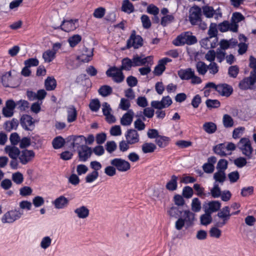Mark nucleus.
Returning a JSON list of instances; mask_svg holds the SVG:
<instances>
[{
	"instance_id": "f257e3e1",
	"label": "nucleus",
	"mask_w": 256,
	"mask_h": 256,
	"mask_svg": "<svg viewBox=\"0 0 256 256\" xmlns=\"http://www.w3.org/2000/svg\"><path fill=\"white\" fill-rule=\"evenodd\" d=\"M23 215V210L18 208L12 209L3 214L1 221L3 224H12L20 219Z\"/></svg>"
},
{
	"instance_id": "f03ea898",
	"label": "nucleus",
	"mask_w": 256,
	"mask_h": 256,
	"mask_svg": "<svg viewBox=\"0 0 256 256\" xmlns=\"http://www.w3.org/2000/svg\"><path fill=\"white\" fill-rule=\"evenodd\" d=\"M197 42L195 36L192 35L189 32H186L181 34L173 41V44L176 46H180L185 44H192Z\"/></svg>"
},
{
	"instance_id": "7ed1b4c3",
	"label": "nucleus",
	"mask_w": 256,
	"mask_h": 256,
	"mask_svg": "<svg viewBox=\"0 0 256 256\" xmlns=\"http://www.w3.org/2000/svg\"><path fill=\"white\" fill-rule=\"evenodd\" d=\"M108 77L111 78L114 82L116 83L122 82L124 79L122 70L115 66L110 68L106 72Z\"/></svg>"
},
{
	"instance_id": "20e7f679",
	"label": "nucleus",
	"mask_w": 256,
	"mask_h": 256,
	"mask_svg": "<svg viewBox=\"0 0 256 256\" xmlns=\"http://www.w3.org/2000/svg\"><path fill=\"white\" fill-rule=\"evenodd\" d=\"M238 146L243 154L246 156L248 158H251L252 148L248 138H242L238 142Z\"/></svg>"
},
{
	"instance_id": "39448f33",
	"label": "nucleus",
	"mask_w": 256,
	"mask_h": 256,
	"mask_svg": "<svg viewBox=\"0 0 256 256\" xmlns=\"http://www.w3.org/2000/svg\"><path fill=\"white\" fill-rule=\"evenodd\" d=\"M111 165L115 166L116 170L120 172H124L130 169V163L121 158H115L110 161Z\"/></svg>"
},
{
	"instance_id": "423d86ee",
	"label": "nucleus",
	"mask_w": 256,
	"mask_h": 256,
	"mask_svg": "<svg viewBox=\"0 0 256 256\" xmlns=\"http://www.w3.org/2000/svg\"><path fill=\"white\" fill-rule=\"evenodd\" d=\"M143 44V40L140 35L136 34L135 30H132L130 37L126 42V48H134L135 49L141 47Z\"/></svg>"
},
{
	"instance_id": "0eeeda50",
	"label": "nucleus",
	"mask_w": 256,
	"mask_h": 256,
	"mask_svg": "<svg viewBox=\"0 0 256 256\" xmlns=\"http://www.w3.org/2000/svg\"><path fill=\"white\" fill-rule=\"evenodd\" d=\"M202 12L208 18H214L215 20H218L222 17V10L220 7L214 10L211 6H206L202 7Z\"/></svg>"
},
{
	"instance_id": "6e6552de",
	"label": "nucleus",
	"mask_w": 256,
	"mask_h": 256,
	"mask_svg": "<svg viewBox=\"0 0 256 256\" xmlns=\"http://www.w3.org/2000/svg\"><path fill=\"white\" fill-rule=\"evenodd\" d=\"M132 60L134 67L142 66H152L153 64V57L152 56L144 57L136 54L134 56Z\"/></svg>"
},
{
	"instance_id": "1a4fd4ad",
	"label": "nucleus",
	"mask_w": 256,
	"mask_h": 256,
	"mask_svg": "<svg viewBox=\"0 0 256 256\" xmlns=\"http://www.w3.org/2000/svg\"><path fill=\"white\" fill-rule=\"evenodd\" d=\"M93 55V48H88L83 46L80 50L77 59L83 62H88L92 60Z\"/></svg>"
},
{
	"instance_id": "9d476101",
	"label": "nucleus",
	"mask_w": 256,
	"mask_h": 256,
	"mask_svg": "<svg viewBox=\"0 0 256 256\" xmlns=\"http://www.w3.org/2000/svg\"><path fill=\"white\" fill-rule=\"evenodd\" d=\"M217 215L222 220L217 222L216 226L218 227H222L226 224L231 216L230 208L228 206L224 207L218 212Z\"/></svg>"
},
{
	"instance_id": "9b49d317",
	"label": "nucleus",
	"mask_w": 256,
	"mask_h": 256,
	"mask_svg": "<svg viewBox=\"0 0 256 256\" xmlns=\"http://www.w3.org/2000/svg\"><path fill=\"white\" fill-rule=\"evenodd\" d=\"M202 11L198 6L192 7L190 11L189 20L192 25H197L201 21Z\"/></svg>"
},
{
	"instance_id": "f8f14e48",
	"label": "nucleus",
	"mask_w": 256,
	"mask_h": 256,
	"mask_svg": "<svg viewBox=\"0 0 256 256\" xmlns=\"http://www.w3.org/2000/svg\"><path fill=\"white\" fill-rule=\"evenodd\" d=\"M172 104V98L170 96H164L161 100H153L151 102V106L154 108L162 110L168 108Z\"/></svg>"
},
{
	"instance_id": "ddd939ff",
	"label": "nucleus",
	"mask_w": 256,
	"mask_h": 256,
	"mask_svg": "<svg viewBox=\"0 0 256 256\" xmlns=\"http://www.w3.org/2000/svg\"><path fill=\"white\" fill-rule=\"evenodd\" d=\"M20 124L26 130H32L34 128V121L31 116L24 114L21 117Z\"/></svg>"
},
{
	"instance_id": "4468645a",
	"label": "nucleus",
	"mask_w": 256,
	"mask_h": 256,
	"mask_svg": "<svg viewBox=\"0 0 256 256\" xmlns=\"http://www.w3.org/2000/svg\"><path fill=\"white\" fill-rule=\"evenodd\" d=\"M69 203L70 200L68 198L63 195L59 196L52 202V205L57 210H62L66 208Z\"/></svg>"
},
{
	"instance_id": "2eb2a0df",
	"label": "nucleus",
	"mask_w": 256,
	"mask_h": 256,
	"mask_svg": "<svg viewBox=\"0 0 256 256\" xmlns=\"http://www.w3.org/2000/svg\"><path fill=\"white\" fill-rule=\"evenodd\" d=\"M126 140L130 144H134L140 141V136L138 132L134 129L128 130L125 134Z\"/></svg>"
},
{
	"instance_id": "dca6fc26",
	"label": "nucleus",
	"mask_w": 256,
	"mask_h": 256,
	"mask_svg": "<svg viewBox=\"0 0 256 256\" xmlns=\"http://www.w3.org/2000/svg\"><path fill=\"white\" fill-rule=\"evenodd\" d=\"M172 60L168 58H164L160 60L158 64L155 66L153 73L156 76H160L166 70V65L170 62Z\"/></svg>"
},
{
	"instance_id": "f3484780",
	"label": "nucleus",
	"mask_w": 256,
	"mask_h": 256,
	"mask_svg": "<svg viewBox=\"0 0 256 256\" xmlns=\"http://www.w3.org/2000/svg\"><path fill=\"white\" fill-rule=\"evenodd\" d=\"M78 26V20H64L60 25L61 29L66 32L74 30Z\"/></svg>"
},
{
	"instance_id": "a211bd4d",
	"label": "nucleus",
	"mask_w": 256,
	"mask_h": 256,
	"mask_svg": "<svg viewBox=\"0 0 256 256\" xmlns=\"http://www.w3.org/2000/svg\"><path fill=\"white\" fill-rule=\"evenodd\" d=\"M218 37H208L202 39L200 42L201 46L205 49L215 48L218 44Z\"/></svg>"
},
{
	"instance_id": "6ab92c4d",
	"label": "nucleus",
	"mask_w": 256,
	"mask_h": 256,
	"mask_svg": "<svg viewBox=\"0 0 256 256\" xmlns=\"http://www.w3.org/2000/svg\"><path fill=\"white\" fill-rule=\"evenodd\" d=\"M102 111L104 115L106 116V121L109 123L115 122L116 118L112 114V110L110 105L106 102L102 104Z\"/></svg>"
},
{
	"instance_id": "aec40b11",
	"label": "nucleus",
	"mask_w": 256,
	"mask_h": 256,
	"mask_svg": "<svg viewBox=\"0 0 256 256\" xmlns=\"http://www.w3.org/2000/svg\"><path fill=\"white\" fill-rule=\"evenodd\" d=\"M16 104L12 100H8L6 102V106L2 108V114L4 116L10 118L13 116L14 111L16 108Z\"/></svg>"
},
{
	"instance_id": "412c9836",
	"label": "nucleus",
	"mask_w": 256,
	"mask_h": 256,
	"mask_svg": "<svg viewBox=\"0 0 256 256\" xmlns=\"http://www.w3.org/2000/svg\"><path fill=\"white\" fill-rule=\"evenodd\" d=\"M70 140L72 141V146L74 149L79 150L85 144L86 137L84 136H72L70 137Z\"/></svg>"
},
{
	"instance_id": "4be33fe9",
	"label": "nucleus",
	"mask_w": 256,
	"mask_h": 256,
	"mask_svg": "<svg viewBox=\"0 0 256 256\" xmlns=\"http://www.w3.org/2000/svg\"><path fill=\"white\" fill-rule=\"evenodd\" d=\"M34 156V153L32 150H25L20 152L19 160L22 164H26L30 161Z\"/></svg>"
},
{
	"instance_id": "5701e85b",
	"label": "nucleus",
	"mask_w": 256,
	"mask_h": 256,
	"mask_svg": "<svg viewBox=\"0 0 256 256\" xmlns=\"http://www.w3.org/2000/svg\"><path fill=\"white\" fill-rule=\"evenodd\" d=\"M74 212L80 219H86L90 215V210L87 206L82 205L76 208Z\"/></svg>"
},
{
	"instance_id": "b1692460",
	"label": "nucleus",
	"mask_w": 256,
	"mask_h": 256,
	"mask_svg": "<svg viewBox=\"0 0 256 256\" xmlns=\"http://www.w3.org/2000/svg\"><path fill=\"white\" fill-rule=\"evenodd\" d=\"M216 162V158L212 156L208 158L207 162L204 164L202 166L204 171L207 174H211L214 170V164Z\"/></svg>"
},
{
	"instance_id": "393cba45",
	"label": "nucleus",
	"mask_w": 256,
	"mask_h": 256,
	"mask_svg": "<svg viewBox=\"0 0 256 256\" xmlns=\"http://www.w3.org/2000/svg\"><path fill=\"white\" fill-rule=\"evenodd\" d=\"M78 151L80 160L82 162H86L92 154L91 148L86 146H83Z\"/></svg>"
},
{
	"instance_id": "a878e982",
	"label": "nucleus",
	"mask_w": 256,
	"mask_h": 256,
	"mask_svg": "<svg viewBox=\"0 0 256 256\" xmlns=\"http://www.w3.org/2000/svg\"><path fill=\"white\" fill-rule=\"evenodd\" d=\"M216 90L222 96H228L232 92V88L226 84H221L217 85Z\"/></svg>"
},
{
	"instance_id": "bb28decb",
	"label": "nucleus",
	"mask_w": 256,
	"mask_h": 256,
	"mask_svg": "<svg viewBox=\"0 0 256 256\" xmlns=\"http://www.w3.org/2000/svg\"><path fill=\"white\" fill-rule=\"evenodd\" d=\"M195 214L189 210H186L182 217L186 224V227L192 226L194 220Z\"/></svg>"
},
{
	"instance_id": "cd10ccee",
	"label": "nucleus",
	"mask_w": 256,
	"mask_h": 256,
	"mask_svg": "<svg viewBox=\"0 0 256 256\" xmlns=\"http://www.w3.org/2000/svg\"><path fill=\"white\" fill-rule=\"evenodd\" d=\"M134 112L132 110H128L120 119V124L124 126H130L133 120Z\"/></svg>"
},
{
	"instance_id": "c85d7f7f",
	"label": "nucleus",
	"mask_w": 256,
	"mask_h": 256,
	"mask_svg": "<svg viewBox=\"0 0 256 256\" xmlns=\"http://www.w3.org/2000/svg\"><path fill=\"white\" fill-rule=\"evenodd\" d=\"M221 206V203L219 201L214 200L208 203L207 206L204 207L205 212L212 213L218 210Z\"/></svg>"
},
{
	"instance_id": "c756f323",
	"label": "nucleus",
	"mask_w": 256,
	"mask_h": 256,
	"mask_svg": "<svg viewBox=\"0 0 256 256\" xmlns=\"http://www.w3.org/2000/svg\"><path fill=\"white\" fill-rule=\"evenodd\" d=\"M67 122L69 123L72 122L76 120L78 116V112L76 108L74 106H70L66 107Z\"/></svg>"
},
{
	"instance_id": "7c9ffc66",
	"label": "nucleus",
	"mask_w": 256,
	"mask_h": 256,
	"mask_svg": "<svg viewBox=\"0 0 256 256\" xmlns=\"http://www.w3.org/2000/svg\"><path fill=\"white\" fill-rule=\"evenodd\" d=\"M254 80L250 78H246L241 80L239 83V87L241 90H246L253 89L254 84Z\"/></svg>"
},
{
	"instance_id": "2f4dec72",
	"label": "nucleus",
	"mask_w": 256,
	"mask_h": 256,
	"mask_svg": "<svg viewBox=\"0 0 256 256\" xmlns=\"http://www.w3.org/2000/svg\"><path fill=\"white\" fill-rule=\"evenodd\" d=\"M194 71L190 68L182 69L178 72L179 77L182 80H190L194 76Z\"/></svg>"
},
{
	"instance_id": "473e14b6",
	"label": "nucleus",
	"mask_w": 256,
	"mask_h": 256,
	"mask_svg": "<svg viewBox=\"0 0 256 256\" xmlns=\"http://www.w3.org/2000/svg\"><path fill=\"white\" fill-rule=\"evenodd\" d=\"M4 150L11 158H17L20 154V150L15 146H6Z\"/></svg>"
},
{
	"instance_id": "72a5a7b5",
	"label": "nucleus",
	"mask_w": 256,
	"mask_h": 256,
	"mask_svg": "<svg viewBox=\"0 0 256 256\" xmlns=\"http://www.w3.org/2000/svg\"><path fill=\"white\" fill-rule=\"evenodd\" d=\"M213 150L216 154L220 156H222L230 154V152H226V144H220L216 145L214 147Z\"/></svg>"
},
{
	"instance_id": "f704fd0d",
	"label": "nucleus",
	"mask_w": 256,
	"mask_h": 256,
	"mask_svg": "<svg viewBox=\"0 0 256 256\" xmlns=\"http://www.w3.org/2000/svg\"><path fill=\"white\" fill-rule=\"evenodd\" d=\"M178 177L175 175H172L170 180L166 184V188L170 191L176 190L178 188Z\"/></svg>"
},
{
	"instance_id": "c9c22d12",
	"label": "nucleus",
	"mask_w": 256,
	"mask_h": 256,
	"mask_svg": "<svg viewBox=\"0 0 256 256\" xmlns=\"http://www.w3.org/2000/svg\"><path fill=\"white\" fill-rule=\"evenodd\" d=\"M213 178L214 180V183H216V184L219 183L222 185L226 178V172L222 171H217L214 174Z\"/></svg>"
},
{
	"instance_id": "e433bc0d",
	"label": "nucleus",
	"mask_w": 256,
	"mask_h": 256,
	"mask_svg": "<svg viewBox=\"0 0 256 256\" xmlns=\"http://www.w3.org/2000/svg\"><path fill=\"white\" fill-rule=\"evenodd\" d=\"M122 10L127 14H131L134 10L133 4L129 0H124L122 5Z\"/></svg>"
},
{
	"instance_id": "4c0bfd02",
	"label": "nucleus",
	"mask_w": 256,
	"mask_h": 256,
	"mask_svg": "<svg viewBox=\"0 0 256 256\" xmlns=\"http://www.w3.org/2000/svg\"><path fill=\"white\" fill-rule=\"evenodd\" d=\"M52 238L50 236H44L41 239L40 246L42 250L48 249L52 244Z\"/></svg>"
},
{
	"instance_id": "58836bf2",
	"label": "nucleus",
	"mask_w": 256,
	"mask_h": 256,
	"mask_svg": "<svg viewBox=\"0 0 256 256\" xmlns=\"http://www.w3.org/2000/svg\"><path fill=\"white\" fill-rule=\"evenodd\" d=\"M132 59L128 58H125L122 60L120 68L122 70H130L132 67H134Z\"/></svg>"
},
{
	"instance_id": "ea45409f",
	"label": "nucleus",
	"mask_w": 256,
	"mask_h": 256,
	"mask_svg": "<svg viewBox=\"0 0 256 256\" xmlns=\"http://www.w3.org/2000/svg\"><path fill=\"white\" fill-rule=\"evenodd\" d=\"M45 87L47 90H54L56 86V80L52 77H48L45 80Z\"/></svg>"
},
{
	"instance_id": "a19ab883",
	"label": "nucleus",
	"mask_w": 256,
	"mask_h": 256,
	"mask_svg": "<svg viewBox=\"0 0 256 256\" xmlns=\"http://www.w3.org/2000/svg\"><path fill=\"white\" fill-rule=\"evenodd\" d=\"M156 146L151 142H145L142 146V152L144 154L152 153L156 149Z\"/></svg>"
},
{
	"instance_id": "79ce46f5",
	"label": "nucleus",
	"mask_w": 256,
	"mask_h": 256,
	"mask_svg": "<svg viewBox=\"0 0 256 256\" xmlns=\"http://www.w3.org/2000/svg\"><path fill=\"white\" fill-rule=\"evenodd\" d=\"M56 58V54L51 50L45 51L42 54V58L46 62H50Z\"/></svg>"
},
{
	"instance_id": "37998d69",
	"label": "nucleus",
	"mask_w": 256,
	"mask_h": 256,
	"mask_svg": "<svg viewBox=\"0 0 256 256\" xmlns=\"http://www.w3.org/2000/svg\"><path fill=\"white\" fill-rule=\"evenodd\" d=\"M203 128L206 132L211 134L216 131V126L212 122H206L204 124Z\"/></svg>"
},
{
	"instance_id": "c03bdc74",
	"label": "nucleus",
	"mask_w": 256,
	"mask_h": 256,
	"mask_svg": "<svg viewBox=\"0 0 256 256\" xmlns=\"http://www.w3.org/2000/svg\"><path fill=\"white\" fill-rule=\"evenodd\" d=\"M196 68L200 74L204 76L208 71V66L204 62L200 61L196 64Z\"/></svg>"
},
{
	"instance_id": "a18cd8bd",
	"label": "nucleus",
	"mask_w": 256,
	"mask_h": 256,
	"mask_svg": "<svg viewBox=\"0 0 256 256\" xmlns=\"http://www.w3.org/2000/svg\"><path fill=\"white\" fill-rule=\"evenodd\" d=\"M221 190L218 184L214 183V186L210 190V192L207 194V196L211 194L212 196L214 198H219L221 195Z\"/></svg>"
},
{
	"instance_id": "49530a36",
	"label": "nucleus",
	"mask_w": 256,
	"mask_h": 256,
	"mask_svg": "<svg viewBox=\"0 0 256 256\" xmlns=\"http://www.w3.org/2000/svg\"><path fill=\"white\" fill-rule=\"evenodd\" d=\"M112 88L108 85H104L102 86L98 90L100 94L102 96L106 97L110 94L112 93Z\"/></svg>"
},
{
	"instance_id": "de8ad7c7",
	"label": "nucleus",
	"mask_w": 256,
	"mask_h": 256,
	"mask_svg": "<svg viewBox=\"0 0 256 256\" xmlns=\"http://www.w3.org/2000/svg\"><path fill=\"white\" fill-rule=\"evenodd\" d=\"M65 143L64 140L60 136L54 138L52 140V146L54 149H58L64 146Z\"/></svg>"
},
{
	"instance_id": "09e8293b",
	"label": "nucleus",
	"mask_w": 256,
	"mask_h": 256,
	"mask_svg": "<svg viewBox=\"0 0 256 256\" xmlns=\"http://www.w3.org/2000/svg\"><path fill=\"white\" fill-rule=\"evenodd\" d=\"M82 40V36L79 34H74L68 39V42L72 48L75 47Z\"/></svg>"
},
{
	"instance_id": "8fccbe9b",
	"label": "nucleus",
	"mask_w": 256,
	"mask_h": 256,
	"mask_svg": "<svg viewBox=\"0 0 256 256\" xmlns=\"http://www.w3.org/2000/svg\"><path fill=\"white\" fill-rule=\"evenodd\" d=\"M224 126L226 128H231L234 126V122L232 118L228 114H224L222 118Z\"/></svg>"
},
{
	"instance_id": "3c124183",
	"label": "nucleus",
	"mask_w": 256,
	"mask_h": 256,
	"mask_svg": "<svg viewBox=\"0 0 256 256\" xmlns=\"http://www.w3.org/2000/svg\"><path fill=\"white\" fill-rule=\"evenodd\" d=\"M201 202L198 198H195L192 200L191 208L195 212H199L201 210Z\"/></svg>"
},
{
	"instance_id": "603ef678",
	"label": "nucleus",
	"mask_w": 256,
	"mask_h": 256,
	"mask_svg": "<svg viewBox=\"0 0 256 256\" xmlns=\"http://www.w3.org/2000/svg\"><path fill=\"white\" fill-rule=\"evenodd\" d=\"M206 213L201 216L200 218L201 224L204 226H207L210 224L212 220L211 214L209 212Z\"/></svg>"
},
{
	"instance_id": "864d4df0",
	"label": "nucleus",
	"mask_w": 256,
	"mask_h": 256,
	"mask_svg": "<svg viewBox=\"0 0 256 256\" xmlns=\"http://www.w3.org/2000/svg\"><path fill=\"white\" fill-rule=\"evenodd\" d=\"M98 172L92 171L88 174L85 178L86 182L87 183H92L95 181L98 177Z\"/></svg>"
},
{
	"instance_id": "5fc2aeb1",
	"label": "nucleus",
	"mask_w": 256,
	"mask_h": 256,
	"mask_svg": "<svg viewBox=\"0 0 256 256\" xmlns=\"http://www.w3.org/2000/svg\"><path fill=\"white\" fill-rule=\"evenodd\" d=\"M206 104L208 108H216L220 107V102L217 100L208 99L206 101Z\"/></svg>"
},
{
	"instance_id": "6e6d98bb",
	"label": "nucleus",
	"mask_w": 256,
	"mask_h": 256,
	"mask_svg": "<svg viewBox=\"0 0 256 256\" xmlns=\"http://www.w3.org/2000/svg\"><path fill=\"white\" fill-rule=\"evenodd\" d=\"M12 178L13 182L17 184H21L24 181L22 174L18 172L12 174Z\"/></svg>"
},
{
	"instance_id": "4d7b16f0",
	"label": "nucleus",
	"mask_w": 256,
	"mask_h": 256,
	"mask_svg": "<svg viewBox=\"0 0 256 256\" xmlns=\"http://www.w3.org/2000/svg\"><path fill=\"white\" fill-rule=\"evenodd\" d=\"M228 162L226 160L224 159H220L218 162L216 166V169L218 171H222L225 172V170L228 168Z\"/></svg>"
},
{
	"instance_id": "13d9d810",
	"label": "nucleus",
	"mask_w": 256,
	"mask_h": 256,
	"mask_svg": "<svg viewBox=\"0 0 256 256\" xmlns=\"http://www.w3.org/2000/svg\"><path fill=\"white\" fill-rule=\"evenodd\" d=\"M20 210H30L32 208V203L28 200H24L19 202Z\"/></svg>"
},
{
	"instance_id": "bf43d9fd",
	"label": "nucleus",
	"mask_w": 256,
	"mask_h": 256,
	"mask_svg": "<svg viewBox=\"0 0 256 256\" xmlns=\"http://www.w3.org/2000/svg\"><path fill=\"white\" fill-rule=\"evenodd\" d=\"M18 126V122L16 120H12L11 121L5 122L4 127L7 131H10L12 129H16Z\"/></svg>"
},
{
	"instance_id": "052dcab7",
	"label": "nucleus",
	"mask_w": 256,
	"mask_h": 256,
	"mask_svg": "<svg viewBox=\"0 0 256 256\" xmlns=\"http://www.w3.org/2000/svg\"><path fill=\"white\" fill-rule=\"evenodd\" d=\"M130 106V103L128 100L122 98L118 106V108L123 110H128Z\"/></svg>"
},
{
	"instance_id": "680f3d73",
	"label": "nucleus",
	"mask_w": 256,
	"mask_h": 256,
	"mask_svg": "<svg viewBox=\"0 0 256 256\" xmlns=\"http://www.w3.org/2000/svg\"><path fill=\"white\" fill-rule=\"evenodd\" d=\"M169 140V138L167 136H159L156 139V142L159 146L164 147L167 145Z\"/></svg>"
},
{
	"instance_id": "e2e57ef3",
	"label": "nucleus",
	"mask_w": 256,
	"mask_h": 256,
	"mask_svg": "<svg viewBox=\"0 0 256 256\" xmlns=\"http://www.w3.org/2000/svg\"><path fill=\"white\" fill-rule=\"evenodd\" d=\"M32 202L36 208H39L44 204V200L42 196H38L32 198Z\"/></svg>"
},
{
	"instance_id": "0e129e2a",
	"label": "nucleus",
	"mask_w": 256,
	"mask_h": 256,
	"mask_svg": "<svg viewBox=\"0 0 256 256\" xmlns=\"http://www.w3.org/2000/svg\"><path fill=\"white\" fill-rule=\"evenodd\" d=\"M254 188L252 186L243 188L241 190L240 194L244 197H247L252 194Z\"/></svg>"
},
{
	"instance_id": "69168bd1",
	"label": "nucleus",
	"mask_w": 256,
	"mask_h": 256,
	"mask_svg": "<svg viewBox=\"0 0 256 256\" xmlns=\"http://www.w3.org/2000/svg\"><path fill=\"white\" fill-rule=\"evenodd\" d=\"M193 194V190L191 187L186 186L183 188L182 196L184 198H190L192 197Z\"/></svg>"
},
{
	"instance_id": "338daca9",
	"label": "nucleus",
	"mask_w": 256,
	"mask_h": 256,
	"mask_svg": "<svg viewBox=\"0 0 256 256\" xmlns=\"http://www.w3.org/2000/svg\"><path fill=\"white\" fill-rule=\"evenodd\" d=\"M222 234V231L216 227H212L210 230V235L211 237L218 238Z\"/></svg>"
},
{
	"instance_id": "774afa93",
	"label": "nucleus",
	"mask_w": 256,
	"mask_h": 256,
	"mask_svg": "<svg viewBox=\"0 0 256 256\" xmlns=\"http://www.w3.org/2000/svg\"><path fill=\"white\" fill-rule=\"evenodd\" d=\"M168 214L172 217L177 218L179 216L180 214L182 213L181 211L177 207L172 206L168 210Z\"/></svg>"
}]
</instances>
